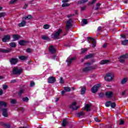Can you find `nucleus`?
<instances>
[{
    "label": "nucleus",
    "instance_id": "72a5a7b5",
    "mask_svg": "<svg viewBox=\"0 0 128 128\" xmlns=\"http://www.w3.org/2000/svg\"><path fill=\"white\" fill-rule=\"evenodd\" d=\"M0 106H8V103L4 101H0Z\"/></svg>",
    "mask_w": 128,
    "mask_h": 128
},
{
    "label": "nucleus",
    "instance_id": "cd10ccee",
    "mask_svg": "<svg viewBox=\"0 0 128 128\" xmlns=\"http://www.w3.org/2000/svg\"><path fill=\"white\" fill-rule=\"evenodd\" d=\"M26 24V22L23 20L20 23L18 24V26H20V27L24 26Z\"/></svg>",
    "mask_w": 128,
    "mask_h": 128
},
{
    "label": "nucleus",
    "instance_id": "09e8293b",
    "mask_svg": "<svg viewBox=\"0 0 128 128\" xmlns=\"http://www.w3.org/2000/svg\"><path fill=\"white\" fill-rule=\"evenodd\" d=\"M6 16V12H0V18H4V16Z\"/></svg>",
    "mask_w": 128,
    "mask_h": 128
},
{
    "label": "nucleus",
    "instance_id": "f03ea898",
    "mask_svg": "<svg viewBox=\"0 0 128 128\" xmlns=\"http://www.w3.org/2000/svg\"><path fill=\"white\" fill-rule=\"evenodd\" d=\"M2 106H4V108H6V106H4V105H0V112H2V114L3 116H4L5 118H8V108H2Z\"/></svg>",
    "mask_w": 128,
    "mask_h": 128
},
{
    "label": "nucleus",
    "instance_id": "bf43d9fd",
    "mask_svg": "<svg viewBox=\"0 0 128 128\" xmlns=\"http://www.w3.org/2000/svg\"><path fill=\"white\" fill-rule=\"evenodd\" d=\"M94 120H95V122H100V120H98V118H95Z\"/></svg>",
    "mask_w": 128,
    "mask_h": 128
},
{
    "label": "nucleus",
    "instance_id": "37998d69",
    "mask_svg": "<svg viewBox=\"0 0 128 128\" xmlns=\"http://www.w3.org/2000/svg\"><path fill=\"white\" fill-rule=\"evenodd\" d=\"M87 51H88L87 48H82L81 50V54H84V52H87Z\"/></svg>",
    "mask_w": 128,
    "mask_h": 128
},
{
    "label": "nucleus",
    "instance_id": "a18cd8bd",
    "mask_svg": "<svg viewBox=\"0 0 128 128\" xmlns=\"http://www.w3.org/2000/svg\"><path fill=\"white\" fill-rule=\"evenodd\" d=\"M116 104L115 102H111V108H116Z\"/></svg>",
    "mask_w": 128,
    "mask_h": 128
},
{
    "label": "nucleus",
    "instance_id": "7ed1b4c3",
    "mask_svg": "<svg viewBox=\"0 0 128 128\" xmlns=\"http://www.w3.org/2000/svg\"><path fill=\"white\" fill-rule=\"evenodd\" d=\"M62 29H58L55 33L52 34V38L54 40H58L60 38V34H62Z\"/></svg>",
    "mask_w": 128,
    "mask_h": 128
},
{
    "label": "nucleus",
    "instance_id": "5701e85b",
    "mask_svg": "<svg viewBox=\"0 0 128 128\" xmlns=\"http://www.w3.org/2000/svg\"><path fill=\"white\" fill-rule=\"evenodd\" d=\"M32 15H28V16H26L24 17H23L22 18V20H32Z\"/></svg>",
    "mask_w": 128,
    "mask_h": 128
},
{
    "label": "nucleus",
    "instance_id": "69168bd1",
    "mask_svg": "<svg viewBox=\"0 0 128 128\" xmlns=\"http://www.w3.org/2000/svg\"><path fill=\"white\" fill-rule=\"evenodd\" d=\"M2 94H4V92L2 89H0V96H2Z\"/></svg>",
    "mask_w": 128,
    "mask_h": 128
},
{
    "label": "nucleus",
    "instance_id": "412c9836",
    "mask_svg": "<svg viewBox=\"0 0 128 128\" xmlns=\"http://www.w3.org/2000/svg\"><path fill=\"white\" fill-rule=\"evenodd\" d=\"M49 52H50L51 54H56V49L54 48V46H50L49 48Z\"/></svg>",
    "mask_w": 128,
    "mask_h": 128
},
{
    "label": "nucleus",
    "instance_id": "393cba45",
    "mask_svg": "<svg viewBox=\"0 0 128 128\" xmlns=\"http://www.w3.org/2000/svg\"><path fill=\"white\" fill-rule=\"evenodd\" d=\"M94 56V54H90L84 57V60H88V58H93Z\"/></svg>",
    "mask_w": 128,
    "mask_h": 128
},
{
    "label": "nucleus",
    "instance_id": "338daca9",
    "mask_svg": "<svg viewBox=\"0 0 128 128\" xmlns=\"http://www.w3.org/2000/svg\"><path fill=\"white\" fill-rule=\"evenodd\" d=\"M68 0H62V2L66 3V2H68Z\"/></svg>",
    "mask_w": 128,
    "mask_h": 128
},
{
    "label": "nucleus",
    "instance_id": "2eb2a0df",
    "mask_svg": "<svg viewBox=\"0 0 128 128\" xmlns=\"http://www.w3.org/2000/svg\"><path fill=\"white\" fill-rule=\"evenodd\" d=\"M76 60V57H73L71 58H68L66 62H68V66L70 65V64L72 62V60Z\"/></svg>",
    "mask_w": 128,
    "mask_h": 128
},
{
    "label": "nucleus",
    "instance_id": "bb28decb",
    "mask_svg": "<svg viewBox=\"0 0 128 128\" xmlns=\"http://www.w3.org/2000/svg\"><path fill=\"white\" fill-rule=\"evenodd\" d=\"M86 2H88V0H80L78 1V4H86Z\"/></svg>",
    "mask_w": 128,
    "mask_h": 128
},
{
    "label": "nucleus",
    "instance_id": "58836bf2",
    "mask_svg": "<svg viewBox=\"0 0 128 128\" xmlns=\"http://www.w3.org/2000/svg\"><path fill=\"white\" fill-rule=\"evenodd\" d=\"M64 90H65V92H70V90H72V88L68 86L64 87Z\"/></svg>",
    "mask_w": 128,
    "mask_h": 128
},
{
    "label": "nucleus",
    "instance_id": "1a4fd4ad",
    "mask_svg": "<svg viewBox=\"0 0 128 128\" xmlns=\"http://www.w3.org/2000/svg\"><path fill=\"white\" fill-rule=\"evenodd\" d=\"M76 102H73L70 106V108H72V110H76L78 108H80V106H76Z\"/></svg>",
    "mask_w": 128,
    "mask_h": 128
},
{
    "label": "nucleus",
    "instance_id": "680f3d73",
    "mask_svg": "<svg viewBox=\"0 0 128 128\" xmlns=\"http://www.w3.org/2000/svg\"><path fill=\"white\" fill-rule=\"evenodd\" d=\"M16 0H12L10 2V4H14V2H16Z\"/></svg>",
    "mask_w": 128,
    "mask_h": 128
},
{
    "label": "nucleus",
    "instance_id": "13d9d810",
    "mask_svg": "<svg viewBox=\"0 0 128 128\" xmlns=\"http://www.w3.org/2000/svg\"><path fill=\"white\" fill-rule=\"evenodd\" d=\"M96 0H93L92 2H90L88 4H96Z\"/></svg>",
    "mask_w": 128,
    "mask_h": 128
},
{
    "label": "nucleus",
    "instance_id": "7c9ffc66",
    "mask_svg": "<svg viewBox=\"0 0 128 128\" xmlns=\"http://www.w3.org/2000/svg\"><path fill=\"white\" fill-rule=\"evenodd\" d=\"M9 46L10 48H16V44L14 42H12L9 44Z\"/></svg>",
    "mask_w": 128,
    "mask_h": 128
},
{
    "label": "nucleus",
    "instance_id": "8fccbe9b",
    "mask_svg": "<svg viewBox=\"0 0 128 128\" xmlns=\"http://www.w3.org/2000/svg\"><path fill=\"white\" fill-rule=\"evenodd\" d=\"M24 92V90H20L19 91L18 96H22V94Z\"/></svg>",
    "mask_w": 128,
    "mask_h": 128
},
{
    "label": "nucleus",
    "instance_id": "5fc2aeb1",
    "mask_svg": "<svg viewBox=\"0 0 128 128\" xmlns=\"http://www.w3.org/2000/svg\"><path fill=\"white\" fill-rule=\"evenodd\" d=\"M2 88H3V90H6V88H8V85L4 84L2 86Z\"/></svg>",
    "mask_w": 128,
    "mask_h": 128
},
{
    "label": "nucleus",
    "instance_id": "f3484780",
    "mask_svg": "<svg viewBox=\"0 0 128 128\" xmlns=\"http://www.w3.org/2000/svg\"><path fill=\"white\" fill-rule=\"evenodd\" d=\"M110 60H102L100 62V64H110Z\"/></svg>",
    "mask_w": 128,
    "mask_h": 128
},
{
    "label": "nucleus",
    "instance_id": "39448f33",
    "mask_svg": "<svg viewBox=\"0 0 128 128\" xmlns=\"http://www.w3.org/2000/svg\"><path fill=\"white\" fill-rule=\"evenodd\" d=\"M88 42H89V44H90V41L92 42V48H96V40L92 37H88Z\"/></svg>",
    "mask_w": 128,
    "mask_h": 128
},
{
    "label": "nucleus",
    "instance_id": "4c0bfd02",
    "mask_svg": "<svg viewBox=\"0 0 128 128\" xmlns=\"http://www.w3.org/2000/svg\"><path fill=\"white\" fill-rule=\"evenodd\" d=\"M29 100L30 99L28 97H24L22 98V100L24 102H28Z\"/></svg>",
    "mask_w": 128,
    "mask_h": 128
},
{
    "label": "nucleus",
    "instance_id": "0e129e2a",
    "mask_svg": "<svg viewBox=\"0 0 128 128\" xmlns=\"http://www.w3.org/2000/svg\"><path fill=\"white\" fill-rule=\"evenodd\" d=\"M126 90H125L124 91L122 92V96H124L126 94Z\"/></svg>",
    "mask_w": 128,
    "mask_h": 128
},
{
    "label": "nucleus",
    "instance_id": "6ab92c4d",
    "mask_svg": "<svg viewBox=\"0 0 128 128\" xmlns=\"http://www.w3.org/2000/svg\"><path fill=\"white\" fill-rule=\"evenodd\" d=\"M18 42L20 46H25L26 44H28V42L24 40H20Z\"/></svg>",
    "mask_w": 128,
    "mask_h": 128
},
{
    "label": "nucleus",
    "instance_id": "4d7b16f0",
    "mask_svg": "<svg viewBox=\"0 0 128 128\" xmlns=\"http://www.w3.org/2000/svg\"><path fill=\"white\" fill-rule=\"evenodd\" d=\"M72 16H74V14H70L67 16V18H72Z\"/></svg>",
    "mask_w": 128,
    "mask_h": 128
},
{
    "label": "nucleus",
    "instance_id": "473e14b6",
    "mask_svg": "<svg viewBox=\"0 0 128 128\" xmlns=\"http://www.w3.org/2000/svg\"><path fill=\"white\" fill-rule=\"evenodd\" d=\"M126 82H128V78H124L121 81V84H124Z\"/></svg>",
    "mask_w": 128,
    "mask_h": 128
},
{
    "label": "nucleus",
    "instance_id": "603ef678",
    "mask_svg": "<svg viewBox=\"0 0 128 128\" xmlns=\"http://www.w3.org/2000/svg\"><path fill=\"white\" fill-rule=\"evenodd\" d=\"M98 96L100 98H104V93L100 92L98 94Z\"/></svg>",
    "mask_w": 128,
    "mask_h": 128
},
{
    "label": "nucleus",
    "instance_id": "79ce46f5",
    "mask_svg": "<svg viewBox=\"0 0 128 128\" xmlns=\"http://www.w3.org/2000/svg\"><path fill=\"white\" fill-rule=\"evenodd\" d=\"M66 6H70V4L68 3H64L62 4V8H66Z\"/></svg>",
    "mask_w": 128,
    "mask_h": 128
},
{
    "label": "nucleus",
    "instance_id": "aec40b11",
    "mask_svg": "<svg viewBox=\"0 0 128 128\" xmlns=\"http://www.w3.org/2000/svg\"><path fill=\"white\" fill-rule=\"evenodd\" d=\"M12 51V49L11 48H8L7 50H5L4 48H0V52H10Z\"/></svg>",
    "mask_w": 128,
    "mask_h": 128
},
{
    "label": "nucleus",
    "instance_id": "f257e3e1",
    "mask_svg": "<svg viewBox=\"0 0 128 128\" xmlns=\"http://www.w3.org/2000/svg\"><path fill=\"white\" fill-rule=\"evenodd\" d=\"M114 74L112 72H108L106 74V76H104V78L106 82H112V80H114Z\"/></svg>",
    "mask_w": 128,
    "mask_h": 128
},
{
    "label": "nucleus",
    "instance_id": "f704fd0d",
    "mask_svg": "<svg viewBox=\"0 0 128 128\" xmlns=\"http://www.w3.org/2000/svg\"><path fill=\"white\" fill-rule=\"evenodd\" d=\"M19 58L20 60H26V56H20Z\"/></svg>",
    "mask_w": 128,
    "mask_h": 128
},
{
    "label": "nucleus",
    "instance_id": "c756f323",
    "mask_svg": "<svg viewBox=\"0 0 128 128\" xmlns=\"http://www.w3.org/2000/svg\"><path fill=\"white\" fill-rule=\"evenodd\" d=\"M100 6H102L101 4L97 3L96 4V7L94 8L95 10H100Z\"/></svg>",
    "mask_w": 128,
    "mask_h": 128
},
{
    "label": "nucleus",
    "instance_id": "774afa93",
    "mask_svg": "<svg viewBox=\"0 0 128 128\" xmlns=\"http://www.w3.org/2000/svg\"><path fill=\"white\" fill-rule=\"evenodd\" d=\"M107 46H108V44L104 43V44H103V48H106V47Z\"/></svg>",
    "mask_w": 128,
    "mask_h": 128
},
{
    "label": "nucleus",
    "instance_id": "c85d7f7f",
    "mask_svg": "<svg viewBox=\"0 0 128 128\" xmlns=\"http://www.w3.org/2000/svg\"><path fill=\"white\" fill-rule=\"evenodd\" d=\"M86 114L84 112H80L77 114L78 118H80V116H84Z\"/></svg>",
    "mask_w": 128,
    "mask_h": 128
},
{
    "label": "nucleus",
    "instance_id": "3c124183",
    "mask_svg": "<svg viewBox=\"0 0 128 128\" xmlns=\"http://www.w3.org/2000/svg\"><path fill=\"white\" fill-rule=\"evenodd\" d=\"M26 52H32V50L30 48H28L26 50Z\"/></svg>",
    "mask_w": 128,
    "mask_h": 128
},
{
    "label": "nucleus",
    "instance_id": "c03bdc74",
    "mask_svg": "<svg viewBox=\"0 0 128 128\" xmlns=\"http://www.w3.org/2000/svg\"><path fill=\"white\" fill-rule=\"evenodd\" d=\"M45 30H48L50 28V25L49 24H45L43 26Z\"/></svg>",
    "mask_w": 128,
    "mask_h": 128
},
{
    "label": "nucleus",
    "instance_id": "9b49d317",
    "mask_svg": "<svg viewBox=\"0 0 128 128\" xmlns=\"http://www.w3.org/2000/svg\"><path fill=\"white\" fill-rule=\"evenodd\" d=\"M10 62L11 64H16L18 62V59L16 58H11L10 59Z\"/></svg>",
    "mask_w": 128,
    "mask_h": 128
},
{
    "label": "nucleus",
    "instance_id": "f8f14e48",
    "mask_svg": "<svg viewBox=\"0 0 128 128\" xmlns=\"http://www.w3.org/2000/svg\"><path fill=\"white\" fill-rule=\"evenodd\" d=\"M0 125L6 128H10V123H4V122H0Z\"/></svg>",
    "mask_w": 128,
    "mask_h": 128
},
{
    "label": "nucleus",
    "instance_id": "c9c22d12",
    "mask_svg": "<svg viewBox=\"0 0 128 128\" xmlns=\"http://www.w3.org/2000/svg\"><path fill=\"white\" fill-rule=\"evenodd\" d=\"M82 26H84V24H88V20L86 19H82Z\"/></svg>",
    "mask_w": 128,
    "mask_h": 128
},
{
    "label": "nucleus",
    "instance_id": "de8ad7c7",
    "mask_svg": "<svg viewBox=\"0 0 128 128\" xmlns=\"http://www.w3.org/2000/svg\"><path fill=\"white\" fill-rule=\"evenodd\" d=\"M35 83L34 81H31L30 82V86H34Z\"/></svg>",
    "mask_w": 128,
    "mask_h": 128
},
{
    "label": "nucleus",
    "instance_id": "a211bd4d",
    "mask_svg": "<svg viewBox=\"0 0 128 128\" xmlns=\"http://www.w3.org/2000/svg\"><path fill=\"white\" fill-rule=\"evenodd\" d=\"M90 108H92V105L89 104H86L85 105L84 110H86L87 112H90Z\"/></svg>",
    "mask_w": 128,
    "mask_h": 128
},
{
    "label": "nucleus",
    "instance_id": "6e6552de",
    "mask_svg": "<svg viewBox=\"0 0 128 128\" xmlns=\"http://www.w3.org/2000/svg\"><path fill=\"white\" fill-rule=\"evenodd\" d=\"M72 24V19H69L66 22V30H68L70 28H71Z\"/></svg>",
    "mask_w": 128,
    "mask_h": 128
},
{
    "label": "nucleus",
    "instance_id": "052dcab7",
    "mask_svg": "<svg viewBox=\"0 0 128 128\" xmlns=\"http://www.w3.org/2000/svg\"><path fill=\"white\" fill-rule=\"evenodd\" d=\"M19 110H20V112H24V108H19Z\"/></svg>",
    "mask_w": 128,
    "mask_h": 128
},
{
    "label": "nucleus",
    "instance_id": "20e7f679",
    "mask_svg": "<svg viewBox=\"0 0 128 128\" xmlns=\"http://www.w3.org/2000/svg\"><path fill=\"white\" fill-rule=\"evenodd\" d=\"M22 72V69L18 68V67H14L12 70L13 74H18L20 76Z\"/></svg>",
    "mask_w": 128,
    "mask_h": 128
},
{
    "label": "nucleus",
    "instance_id": "864d4df0",
    "mask_svg": "<svg viewBox=\"0 0 128 128\" xmlns=\"http://www.w3.org/2000/svg\"><path fill=\"white\" fill-rule=\"evenodd\" d=\"M98 32H102V26L98 27Z\"/></svg>",
    "mask_w": 128,
    "mask_h": 128
},
{
    "label": "nucleus",
    "instance_id": "b1692460",
    "mask_svg": "<svg viewBox=\"0 0 128 128\" xmlns=\"http://www.w3.org/2000/svg\"><path fill=\"white\" fill-rule=\"evenodd\" d=\"M67 124H68V122L66 119H64L62 122V126H66Z\"/></svg>",
    "mask_w": 128,
    "mask_h": 128
},
{
    "label": "nucleus",
    "instance_id": "e2e57ef3",
    "mask_svg": "<svg viewBox=\"0 0 128 128\" xmlns=\"http://www.w3.org/2000/svg\"><path fill=\"white\" fill-rule=\"evenodd\" d=\"M11 82L12 84H14L15 82H16V80H12Z\"/></svg>",
    "mask_w": 128,
    "mask_h": 128
},
{
    "label": "nucleus",
    "instance_id": "423d86ee",
    "mask_svg": "<svg viewBox=\"0 0 128 128\" xmlns=\"http://www.w3.org/2000/svg\"><path fill=\"white\" fill-rule=\"evenodd\" d=\"M100 88V84H97L96 85L94 86L91 88V92H92V94H96L98 90V88Z\"/></svg>",
    "mask_w": 128,
    "mask_h": 128
},
{
    "label": "nucleus",
    "instance_id": "e433bc0d",
    "mask_svg": "<svg viewBox=\"0 0 128 128\" xmlns=\"http://www.w3.org/2000/svg\"><path fill=\"white\" fill-rule=\"evenodd\" d=\"M10 102L12 104H16V99H10Z\"/></svg>",
    "mask_w": 128,
    "mask_h": 128
},
{
    "label": "nucleus",
    "instance_id": "9d476101",
    "mask_svg": "<svg viewBox=\"0 0 128 128\" xmlns=\"http://www.w3.org/2000/svg\"><path fill=\"white\" fill-rule=\"evenodd\" d=\"M4 42H10V35H5L2 39Z\"/></svg>",
    "mask_w": 128,
    "mask_h": 128
},
{
    "label": "nucleus",
    "instance_id": "dca6fc26",
    "mask_svg": "<svg viewBox=\"0 0 128 128\" xmlns=\"http://www.w3.org/2000/svg\"><path fill=\"white\" fill-rule=\"evenodd\" d=\"M92 70V66H86L83 68L82 72H90V70Z\"/></svg>",
    "mask_w": 128,
    "mask_h": 128
},
{
    "label": "nucleus",
    "instance_id": "ea45409f",
    "mask_svg": "<svg viewBox=\"0 0 128 128\" xmlns=\"http://www.w3.org/2000/svg\"><path fill=\"white\" fill-rule=\"evenodd\" d=\"M122 44H123V46H126V45L128 44V40H124L122 41Z\"/></svg>",
    "mask_w": 128,
    "mask_h": 128
},
{
    "label": "nucleus",
    "instance_id": "ddd939ff",
    "mask_svg": "<svg viewBox=\"0 0 128 128\" xmlns=\"http://www.w3.org/2000/svg\"><path fill=\"white\" fill-rule=\"evenodd\" d=\"M56 82V78L54 76H50L48 78V84H54Z\"/></svg>",
    "mask_w": 128,
    "mask_h": 128
},
{
    "label": "nucleus",
    "instance_id": "0eeeda50",
    "mask_svg": "<svg viewBox=\"0 0 128 128\" xmlns=\"http://www.w3.org/2000/svg\"><path fill=\"white\" fill-rule=\"evenodd\" d=\"M128 58V54H126L122 55L120 56V57L118 58L119 62L121 64H124V60H126V58Z\"/></svg>",
    "mask_w": 128,
    "mask_h": 128
},
{
    "label": "nucleus",
    "instance_id": "4be33fe9",
    "mask_svg": "<svg viewBox=\"0 0 128 128\" xmlns=\"http://www.w3.org/2000/svg\"><path fill=\"white\" fill-rule=\"evenodd\" d=\"M20 35H18V34H14L13 35V42H14L16 40H20Z\"/></svg>",
    "mask_w": 128,
    "mask_h": 128
},
{
    "label": "nucleus",
    "instance_id": "49530a36",
    "mask_svg": "<svg viewBox=\"0 0 128 128\" xmlns=\"http://www.w3.org/2000/svg\"><path fill=\"white\" fill-rule=\"evenodd\" d=\"M120 122V126H122V124H124V120L120 119L119 120Z\"/></svg>",
    "mask_w": 128,
    "mask_h": 128
},
{
    "label": "nucleus",
    "instance_id": "a19ab883",
    "mask_svg": "<svg viewBox=\"0 0 128 128\" xmlns=\"http://www.w3.org/2000/svg\"><path fill=\"white\" fill-rule=\"evenodd\" d=\"M111 104H112V102L110 101L107 102L106 104V106L107 108H108V106H111Z\"/></svg>",
    "mask_w": 128,
    "mask_h": 128
},
{
    "label": "nucleus",
    "instance_id": "2f4dec72",
    "mask_svg": "<svg viewBox=\"0 0 128 128\" xmlns=\"http://www.w3.org/2000/svg\"><path fill=\"white\" fill-rule=\"evenodd\" d=\"M86 87L82 88H81V94H86Z\"/></svg>",
    "mask_w": 128,
    "mask_h": 128
},
{
    "label": "nucleus",
    "instance_id": "6e6d98bb",
    "mask_svg": "<svg viewBox=\"0 0 128 128\" xmlns=\"http://www.w3.org/2000/svg\"><path fill=\"white\" fill-rule=\"evenodd\" d=\"M64 78H62V77H61L60 78V84H64Z\"/></svg>",
    "mask_w": 128,
    "mask_h": 128
},
{
    "label": "nucleus",
    "instance_id": "4468645a",
    "mask_svg": "<svg viewBox=\"0 0 128 128\" xmlns=\"http://www.w3.org/2000/svg\"><path fill=\"white\" fill-rule=\"evenodd\" d=\"M105 94L107 98H112V96H114V93H112V92L110 91H108L106 92Z\"/></svg>",
    "mask_w": 128,
    "mask_h": 128
},
{
    "label": "nucleus",
    "instance_id": "a878e982",
    "mask_svg": "<svg viewBox=\"0 0 128 128\" xmlns=\"http://www.w3.org/2000/svg\"><path fill=\"white\" fill-rule=\"evenodd\" d=\"M42 38L44 40H48V42L50 40V38H48V36H46L44 35L42 36Z\"/></svg>",
    "mask_w": 128,
    "mask_h": 128
}]
</instances>
